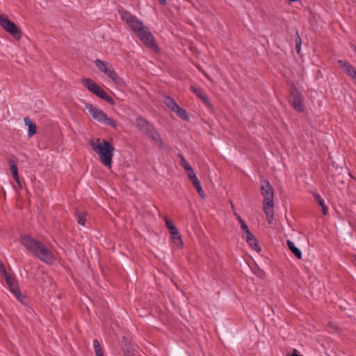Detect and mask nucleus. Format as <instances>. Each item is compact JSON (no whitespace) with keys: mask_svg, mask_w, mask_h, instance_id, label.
Wrapping results in <instances>:
<instances>
[{"mask_svg":"<svg viewBox=\"0 0 356 356\" xmlns=\"http://www.w3.org/2000/svg\"><path fill=\"white\" fill-rule=\"evenodd\" d=\"M118 13L120 19L129 25L146 46L154 51L157 49L153 35L141 20L125 10H119Z\"/></svg>","mask_w":356,"mask_h":356,"instance_id":"f257e3e1","label":"nucleus"},{"mask_svg":"<svg viewBox=\"0 0 356 356\" xmlns=\"http://www.w3.org/2000/svg\"><path fill=\"white\" fill-rule=\"evenodd\" d=\"M22 244L31 252L37 259L42 262L51 265L56 261L54 253L42 243L28 235L21 236Z\"/></svg>","mask_w":356,"mask_h":356,"instance_id":"f03ea898","label":"nucleus"},{"mask_svg":"<svg viewBox=\"0 0 356 356\" xmlns=\"http://www.w3.org/2000/svg\"><path fill=\"white\" fill-rule=\"evenodd\" d=\"M89 144L92 150L98 155L101 163L111 169L115 151L113 145L108 141L99 138L90 140Z\"/></svg>","mask_w":356,"mask_h":356,"instance_id":"7ed1b4c3","label":"nucleus"},{"mask_svg":"<svg viewBox=\"0 0 356 356\" xmlns=\"http://www.w3.org/2000/svg\"><path fill=\"white\" fill-rule=\"evenodd\" d=\"M85 108L89 112L92 118L98 121L99 123L110 126L115 129L117 128L118 124L112 118H108L102 110L94 106L91 104H86Z\"/></svg>","mask_w":356,"mask_h":356,"instance_id":"20e7f679","label":"nucleus"},{"mask_svg":"<svg viewBox=\"0 0 356 356\" xmlns=\"http://www.w3.org/2000/svg\"><path fill=\"white\" fill-rule=\"evenodd\" d=\"M95 64L100 72L106 74L115 84L119 86H123L124 84L122 79L118 76L111 64L100 59H96Z\"/></svg>","mask_w":356,"mask_h":356,"instance_id":"39448f33","label":"nucleus"},{"mask_svg":"<svg viewBox=\"0 0 356 356\" xmlns=\"http://www.w3.org/2000/svg\"><path fill=\"white\" fill-rule=\"evenodd\" d=\"M82 83L91 92L96 95L100 99L106 101L108 104L113 105V99L97 83L91 79L85 78L82 79Z\"/></svg>","mask_w":356,"mask_h":356,"instance_id":"423d86ee","label":"nucleus"},{"mask_svg":"<svg viewBox=\"0 0 356 356\" xmlns=\"http://www.w3.org/2000/svg\"><path fill=\"white\" fill-rule=\"evenodd\" d=\"M0 25L9 34L17 39H19L22 33L19 27L13 22L10 21L7 16L0 15Z\"/></svg>","mask_w":356,"mask_h":356,"instance_id":"0eeeda50","label":"nucleus"},{"mask_svg":"<svg viewBox=\"0 0 356 356\" xmlns=\"http://www.w3.org/2000/svg\"><path fill=\"white\" fill-rule=\"evenodd\" d=\"M261 192L264 196V206L274 205V191L268 181L262 180L261 181Z\"/></svg>","mask_w":356,"mask_h":356,"instance_id":"6e6552de","label":"nucleus"},{"mask_svg":"<svg viewBox=\"0 0 356 356\" xmlns=\"http://www.w3.org/2000/svg\"><path fill=\"white\" fill-rule=\"evenodd\" d=\"M290 102L293 108L298 112L304 111L302 98L300 93L295 88L291 91Z\"/></svg>","mask_w":356,"mask_h":356,"instance_id":"1a4fd4ad","label":"nucleus"},{"mask_svg":"<svg viewBox=\"0 0 356 356\" xmlns=\"http://www.w3.org/2000/svg\"><path fill=\"white\" fill-rule=\"evenodd\" d=\"M7 284L8 285L10 292L17 298L18 300L22 302L23 296L19 291V289L15 282V278L11 275L5 277Z\"/></svg>","mask_w":356,"mask_h":356,"instance_id":"9d476101","label":"nucleus"},{"mask_svg":"<svg viewBox=\"0 0 356 356\" xmlns=\"http://www.w3.org/2000/svg\"><path fill=\"white\" fill-rule=\"evenodd\" d=\"M136 124L138 129L145 135H147L154 127L151 122L140 116L136 119Z\"/></svg>","mask_w":356,"mask_h":356,"instance_id":"9b49d317","label":"nucleus"},{"mask_svg":"<svg viewBox=\"0 0 356 356\" xmlns=\"http://www.w3.org/2000/svg\"><path fill=\"white\" fill-rule=\"evenodd\" d=\"M337 63L339 66L343 68L348 76L352 79H356V68L353 65L343 60H339Z\"/></svg>","mask_w":356,"mask_h":356,"instance_id":"f8f14e48","label":"nucleus"},{"mask_svg":"<svg viewBox=\"0 0 356 356\" xmlns=\"http://www.w3.org/2000/svg\"><path fill=\"white\" fill-rule=\"evenodd\" d=\"M188 177L189 179L191 181L192 184H193L195 188L196 189V191L198 193V194L200 195V196L204 199V193L203 189L201 186V184L200 183L198 178L197 177V176L195 174V172H193V170L189 172V173L188 174Z\"/></svg>","mask_w":356,"mask_h":356,"instance_id":"ddd939ff","label":"nucleus"},{"mask_svg":"<svg viewBox=\"0 0 356 356\" xmlns=\"http://www.w3.org/2000/svg\"><path fill=\"white\" fill-rule=\"evenodd\" d=\"M171 238L173 241L174 244L178 248H182L184 245V243L181 238V236L179 234V232L177 228L173 229L172 231L170 232Z\"/></svg>","mask_w":356,"mask_h":356,"instance_id":"4468645a","label":"nucleus"},{"mask_svg":"<svg viewBox=\"0 0 356 356\" xmlns=\"http://www.w3.org/2000/svg\"><path fill=\"white\" fill-rule=\"evenodd\" d=\"M191 91L195 93L200 99L202 100L204 104L209 108H210L211 104L208 99L207 95L200 88H197L193 86L191 87Z\"/></svg>","mask_w":356,"mask_h":356,"instance_id":"2eb2a0df","label":"nucleus"},{"mask_svg":"<svg viewBox=\"0 0 356 356\" xmlns=\"http://www.w3.org/2000/svg\"><path fill=\"white\" fill-rule=\"evenodd\" d=\"M159 147H163L164 143L160 134L154 127L147 134Z\"/></svg>","mask_w":356,"mask_h":356,"instance_id":"dca6fc26","label":"nucleus"},{"mask_svg":"<svg viewBox=\"0 0 356 356\" xmlns=\"http://www.w3.org/2000/svg\"><path fill=\"white\" fill-rule=\"evenodd\" d=\"M8 163L10 165V168L13 175V178L17 183L19 187H22L21 182L19 181V175H18V169L16 163L14 160L12 159H8Z\"/></svg>","mask_w":356,"mask_h":356,"instance_id":"f3484780","label":"nucleus"},{"mask_svg":"<svg viewBox=\"0 0 356 356\" xmlns=\"http://www.w3.org/2000/svg\"><path fill=\"white\" fill-rule=\"evenodd\" d=\"M24 124L28 127V136L29 138H31L36 133V125L28 117L24 118Z\"/></svg>","mask_w":356,"mask_h":356,"instance_id":"a211bd4d","label":"nucleus"},{"mask_svg":"<svg viewBox=\"0 0 356 356\" xmlns=\"http://www.w3.org/2000/svg\"><path fill=\"white\" fill-rule=\"evenodd\" d=\"M274 205L264 206L263 209L266 216L267 220L269 224H272L274 219L273 214Z\"/></svg>","mask_w":356,"mask_h":356,"instance_id":"6ab92c4d","label":"nucleus"},{"mask_svg":"<svg viewBox=\"0 0 356 356\" xmlns=\"http://www.w3.org/2000/svg\"><path fill=\"white\" fill-rule=\"evenodd\" d=\"M313 196L316 200V202L319 204V206L322 208V211L324 215H327L328 212V208L325 205L324 200L322 198V197L317 193H314Z\"/></svg>","mask_w":356,"mask_h":356,"instance_id":"aec40b11","label":"nucleus"},{"mask_svg":"<svg viewBox=\"0 0 356 356\" xmlns=\"http://www.w3.org/2000/svg\"><path fill=\"white\" fill-rule=\"evenodd\" d=\"M287 245L290 250L294 254V255L298 258L300 259L302 257V252L300 250L296 247L293 242L290 240L287 241Z\"/></svg>","mask_w":356,"mask_h":356,"instance_id":"412c9836","label":"nucleus"},{"mask_svg":"<svg viewBox=\"0 0 356 356\" xmlns=\"http://www.w3.org/2000/svg\"><path fill=\"white\" fill-rule=\"evenodd\" d=\"M173 112L175 113L182 120L185 121L189 120V116L187 112L179 106L175 109V111H173Z\"/></svg>","mask_w":356,"mask_h":356,"instance_id":"4be33fe9","label":"nucleus"},{"mask_svg":"<svg viewBox=\"0 0 356 356\" xmlns=\"http://www.w3.org/2000/svg\"><path fill=\"white\" fill-rule=\"evenodd\" d=\"M164 103L172 111H175V109L178 106V104L173 100V99L168 96L165 98Z\"/></svg>","mask_w":356,"mask_h":356,"instance_id":"5701e85b","label":"nucleus"},{"mask_svg":"<svg viewBox=\"0 0 356 356\" xmlns=\"http://www.w3.org/2000/svg\"><path fill=\"white\" fill-rule=\"evenodd\" d=\"M93 347L96 356H104L103 350L97 339L93 340Z\"/></svg>","mask_w":356,"mask_h":356,"instance_id":"b1692460","label":"nucleus"},{"mask_svg":"<svg viewBox=\"0 0 356 356\" xmlns=\"http://www.w3.org/2000/svg\"><path fill=\"white\" fill-rule=\"evenodd\" d=\"M252 247V248L257 252H259L261 250V248L258 244L257 240L254 236L252 238H250L248 241H246Z\"/></svg>","mask_w":356,"mask_h":356,"instance_id":"393cba45","label":"nucleus"},{"mask_svg":"<svg viewBox=\"0 0 356 356\" xmlns=\"http://www.w3.org/2000/svg\"><path fill=\"white\" fill-rule=\"evenodd\" d=\"M77 216V222L79 225H81L82 226L85 225L86 223V214L85 212H78L76 213Z\"/></svg>","mask_w":356,"mask_h":356,"instance_id":"a878e982","label":"nucleus"},{"mask_svg":"<svg viewBox=\"0 0 356 356\" xmlns=\"http://www.w3.org/2000/svg\"><path fill=\"white\" fill-rule=\"evenodd\" d=\"M179 157L181 159V166L186 170V171H188V172H191L193 170V168H191V166L189 165V163L187 162V161L181 156V155H179Z\"/></svg>","mask_w":356,"mask_h":356,"instance_id":"bb28decb","label":"nucleus"},{"mask_svg":"<svg viewBox=\"0 0 356 356\" xmlns=\"http://www.w3.org/2000/svg\"><path fill=\"white\" fill-rule=\"evenodd\" d=\"M165 225H166L167 228L169 229V232H171L173 229L177 228L174 225L173 222L166 217L165 218Z\"/></svg>","mask_w":356,"mask_h":356,"instance_id":"cd10ccee","label":"nucleus"},{"mask_svg":"<svg viewBox=\"0 0 356 356\" xmlns=\"http://www.w3.org/2000/svg\"><path fill=\"white\" fill-rule=\"evenodd\" d=\"M0 273L2 276H3L4 278L9 275L6 272L3 264L1 261H0Z\"/></svg>","mask_w":356,"mask_h":356,"instance_id":"c85d7f7f","label":"nucleus"},{"mask_svg":"<svg viewBox=\"0 0 356 356\" xmlns=\"http://www.w3.org/2000/svg\"><path fill=\"white\" fill-rule=\"evenodd\" d=\"M245 232V236H243V238L245 240V241H248L249 239H250V238H252L254 237V236L251 233V232L250 231V229H248V231H245L244 232Z\"/></svg>","mask_w":356,"mask_h":356,"instance_id":"c756f323","label":"nucleus"},{"mask_svg":"<svg viewBox=\"0 0 356 356\" xmlns=\"http://www.w3.org/2000/svg\"><path fill=\"white\" fill-rule=\"evenodd\" d=\"M240 225H241V229L243 231V232H245V231H248V229H249L248 225H246V223L245 222L244 220H243L242 222H239Z\"/></svg>","mask_w":356,"mask_h":356,"instance_id":"7c9ffc66","label":"nucleus"},{"mask_svg":"<svg viewBox=\"0 0 356 356\" xmlns=\"http://www.w3.org/2000/svg\"><path fill=\"white\" fill-rule=\"evenodd\" d=\"M298 38L299 42H297L296 49L297 52L299 54L300 51L301 42H300V38L299 37V35H298Z\"/></svg>","mask_w":356,"mask_h":356,"instance_id":"2f4dec72","label":"nucleus"},{"mask_svg":"<svg viewBox=\"0 0 356 356\" xmlns=\"http://www.w3.org/2000/svg\"><path fill=\"white\" fill-rule=\"evenodd\" d=\"M234 216H235L236 219L238 222H241L243 220L242 218L240 216V215L238 214L236 211H234Z\"/></svg>","mask_w":356,"mask_h":356,"instance_id":"473e14b6","label":"nucleus"},{"mask_svg":"<svg viewBox=\"0 0 356 356\" xmlns=\"http://www.w3.org/2000/svg\"><path fill=\"white\" fill-rule=\"evenodd\" d=\"M127 355H128L129 356H135L134 354L131 352H130L129 350H127V352H125V355L127 356Z\"/></svg>","mask_w":356,"mask_h":356,"instance_id":"72a5a7b5","label":"nucleus"},{"mask_svg":"<svg viewBox=\"0 0 356 356\" xmlns=\"http://www.w3.org/2000/svg\"><path fill=\"white\" fill-rule=\"evenodd\" d=\"M158 1L162 5H165L166 3V0H158Z\"/></svg>","mask_w":356,"mask_h":356,"instance_id":"f704fd0d","label":"nucleus"},{"mask_svg":"<svg viewBox=\"0 0 356 356\" xmlns=\"http://www.w3.org/2000/svg\"><path fill=\"white\" fill-rule=\"evenodd\" d=\"M231 207H232V209L233 211H235L234 205V204L232 202H231Z\"/></svg>","mask_w":356,"mask_h":356,"instance_id":"c9c22d12","label":"nucleus"},{"mask_svg":"<svg viewBox=\"0 0 356 356\" xmlns=\"http://www.w3.org/2000/svg\"><path fill=\"white\" fill-rule=\"evenodd\" d=\"M353 50H354V51H355V54H356V46H354V47H353Z\"/></svg>","mask_w":356,"mask_h":356,"instance_id":"e433bc0d","label":"nucleus"}]
</instances>
